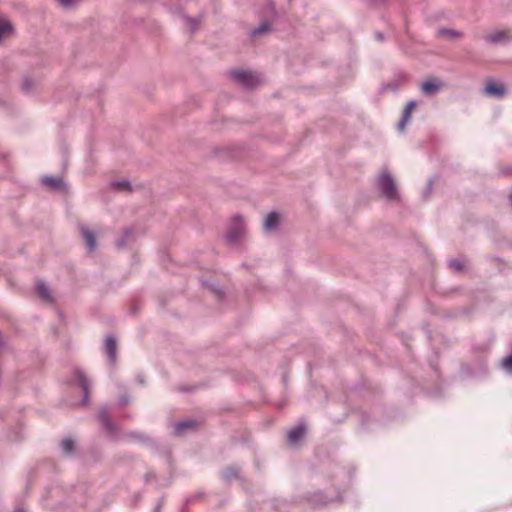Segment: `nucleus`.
<instances>
[{"instance_id":"obj_19","label":"nucleus","mask_w":512,"mask_h":512,"mask_svg":"<svg viewBox=\"0 0 512 512\" xmlns=\"http://www.w3.org/2000/svg\"><path fill=\"white\" fill-rule=\"evenodd\" d=\"M502 365L505 369L512 370V354L505 357L502 361Z\"/></svg>"},{"instance_id":"obj_20","label":"nucleus","mask_w":512,"mask_h":512,"mask_svg":"<svg viewBox=\"0 0 512 512\" xmlns=\"http://www.w3.org/2000/svg\"><path fill=\"white\" fill-rule=\"evenodd\" d=\"M99 418L105 426H109V418L105 412L100 413Z\"/></svg>"},{"instance_id":"obj_8","label":"nucleus","mask_w":512,"mask_h":512,"mask_svg":"<svg viewBox=\"0 0 512 512\" xmlns=\"http://www.w3.org/2000/svg\"><path fill=\"white\" fill-rule=\"evenodd\" d=\"M486 40L493 43L505 42L511 39L509 31H496L486 35Z\"/></svg>"},{"instance_id":"obj_11","label":"nucleus","mask_w":512,"mask_h":512,"mask_svg":"<svg viewBox=\"0 0 512 512\" xmlns=\"http://www.w3.org/2000/svg\"><path fill=\"white\" fill-rule=\"evenodd\" d=\"M116 350L117 344L116 340L113 337H108L106 339V352L112 363L116 361Z\"/></svg>"},{"instance_id":"obj_14","label":"nucleus","mask_w":512,"mask_h":512,"mask_svg":"<svg viewBox=\"0 0 512 512\" xmlns=\"http://www.w3.org/2000/svg\"><path fill=\"white\" fill-rule=\"evenodd\" d=\"M195 425H196V422L193 420H187V421L180 422V423L176 424V426H175V433L177 435H181L184 433L185 430L193 428V427H195Z\"/></svg>"},{"instance_id":"obj_4","label":"nucleus","mask_w":512,"mask_h":512,"mask_svg":"<svg viewBox=\"0 0 512 512\" xmlns=\"http://www.w3.org/2000/svg\"><path fill=\"white\" fill-rule=\"evenodd\" d=\"M243 229L244 226L241 217H235L228 232V238L233 242L238 241L243 233Z\"/></svg>"},{"instance_id":"obj_18","label":"nucleus","mask_w":512,"mask_h":512,"mask_svg":"<svg viewBox=\"0 0 512 512\" xmlns=\"http://www.w3.org/2000/svg\"><path fill=\"white\" fill-rule=\"evenodd\" d=\"M112 187L116 190H128L129 189V183L122 181V182H114L112 183Z\"/></svg>"},{"instance_id":"obj_9","label":"nucleus","mask_w":512,"mask_h":512,"mask_svg":"<svg viewBox=\"0 0 512 512\" xmlns=\"http://www.w3.org/2000/svg\"><path fill=\"white\" fill-rule=\"evenodd\" d=\"M81 233L89 250L93 251L96 248V240L94 234L86 227L81 228Z\"/></svg>"},{"instance_id":"obj_15","label":"nucleus","mask_w":512,"mask_h":512,"mask_svg":"<svg viewBox=\"0 0 512 512\" xmlns=\"http://www.w3.org/2000/svg\"><path fill=\"white\" fill-rule=\"evenodd\" d=\"M36 290H37L38 295L45 301L52 300L51 293H50L48 287H46V285L44 283H38L36 286Z\"/></svg>"},{"instance_id":"obj_21","label":"nucleus","mask_w":512,"mask_h":512,"mask_svg":"<svg viewBox=\"0 0 512 512\" xmlns=\"http://www.w3.org/2000/svg\"><path fill=\"white\" fill-rule=\"evenodd\" d=\"M59 3L63 6V7H70L72 6L74 3H76L77 0H58Z\"/></svg>"},{"instance_id":"obj_25","label":"nucleus","mask_w":512,"mask_h":512,"mask_svg":"<svg viewBox=\"0 0 512 512\" xmlns=\"http://www.w3.org/2000/svg\"><path fill=\"white\" fill-rule=\"evenodd\" d=\"M451 266L455 267L457 270L461 269V265L458 262H452Z\"/></svg>"},{"instance_id":"obj_17","label":"nucleus","mask_w":512,"mask_h":512,"mask_svg":"<svg viewBox=\"0 0 512 512\" xmlns=\"http://www.w3.org/2000/svg\"><path fill=\"white\" fill-rule=\"evenodd\" d=\"M74 447V443L71 439H65L62 442V449L65 453H71Z\"/></svg>"},{"instance_id":"obj_22","label":"nucleus","mask_w":512,"mask_h":512,"mask_svg":"<svg viewBox=\"0 0 512 512\" xmlns=\"http://www.w3.org/2000/svg\"><path fill=\"white\" fill-rule=\"evenodd\" d=\"M440 33H441L442 35H445V36H448V35H449V36H450V35H451V36H455V37H459V36H460V34H459L458 32L450 31V30H441V31H440Z\"/></svg>"},{"instance_id":"obj_5","label":"nucleus","mask_w":512,"mask_h":512,"mask_svg":"<svg viewBox=\"0 0 512 512\" xmlns=\"http://www.w3.org/2000/svg\"><path fill=\"white\" fill-rule=\"evenodd\" d=\"M484 91L487 95L501 97L505 94L506 89L502 83L489 81L487 82Z\"/></svg>"},{"instance_id":"obj_28","label":"nucleus","mask_w":512,"mask_h":512,"mask_svg":"<svg viewBox=\"0 0 512 512\" xmlns=\"http://www.w3.org/2000/svg\"><path fill=\"white\" fill-rule=\"evenodd\" d=\"M15 512H24V510H22V509H18V510H16Z\"/></svg>"},{"instance_id":"obj_7","label":"nucleus","mask_w":512,"mask_h":512,"mask_svg":"<svg viewBox=\"0 0 512 512\" xmlns=\"http://www.w3.org/2000/svg\"><path fill=\"white\" fill-rule=\"evenodd\" d=\"M416 106H417V104L415 101H409L406 104L405 109L403 111L402 119L398 124V129L400 131H403L405 129V126L408 123V121L410 120L411 114H412L413 110L416 108Z\"/></svg>"},{"instance_id":"obj_3","label":"nucleus","mask_w":512,"mask_h":512,"mask_svg":"<svg viewBox=\"0 0 512 512\" xmlns=\"http://www.w3.org/2000/svg\"><path fill=\"white\" fill-rule=\"evenodd\" d=\"M443 84L436 78H429L421 85V90L426 95H432L442 88Z\"/></svg>"},{"instance_id":"obj_6","label":"nucleus","mask_w":512,"mask_h":512,"mask_svg":"<svg viewBox=\"0 0 512 512\" xmlns=\"http://www.w3.org/2000/svg\"><path fill=\"white\" fill-rule=\"evenodd\" d=\"M12 34L13 26L11 22L7 18L0 16V44Z\"/></svg>"},{"instance_id":"obj_23","label":"nucleus","mask_w":512,"mask_h":512,"mask_svg":"<svg viewBox=\"0 0 512 512\" xmlns=\"http://www.w3.org/2000/svg\"><path fill=\"white\" fill-rule=\"evenodd\" d=\"M267 30H268L267 25H262V26H260L258 29H256V30L254 31V35L261 34V33L265 32V31H267Z\"/></svg>"},{"instance_id":"obj_16","label":"nucleus","mask_w":512,"mask_h":512,"mask_svg":"<svg viewBox=\"0 0 512 512\" xmlns=\"http://www.w3.org/2000/svg\"><path fill=\"white\" fill-rule=\"evenodd\" d=\"M43 183L46 185V186H49L51 188H60L61 185H62V181L60 178H54V177H45L43 179Z\"/></svg>"},{"instance_id":"obj_10","label":"nucleus","mask_w":512,"mask_h":512,"mask_svg":"<svg viewBox=\"0 0 512 512\" xmlns=\"http://www.w3.org/2000/svg\"><path fill=\"white\" fill-rule=\"evenodd\" d=\"M75 381L76 383L82 387L84 395H85V401L87 400L88 393H89V382L85 375L81 371L75 372Z\"/></svg>"},{"instance_id":"obj_13","label":"nucleus","mask_w":512,"mask_h":512,"mask_svg":"<svg viewBox=\"0 0 512 512\" xmlns=\"http://www.w3.org/2000/svg\"><path fill=\"white\" fill-rule=\"evenodd\" d=\"M279 219H280V216L278 213H276V212L270 213L265 219V223H264L265 229L271 230V229L275 228L279 222Z\"/></svg>"},{"instance_id":"obj_24","label":"nucleus","mask_w":512,"mask_h":512,"mask_svg":"<svg viewBox=\"0 0 512 512\" xmlns=\"http://www.w3.org/2000/svg\"><path fill=\"white\" fill-rule=\"evenodd\" d=\"M189 24L191 25L192 30L196 29L197 23L195 22V20L190 19Z\"/></svg>"},{"instance_id":"obj_1","label":"nucleus","mask_w":512,"mask_h":512,"mask_svg":"<svg viewBox=\"0 0 512 512\" xmlns=\"http://www.w3.org/2000/svg\"><path fill=\"white\" fill-rule=\"evenodd\" d=\"M379 187L388 199L398 198V192L394 180L388 173H382L379 177Z\"/></svg>"},{"instance_id":"obj_2","label":"nucleus","mask_w":512,"mask_h":512,"mask_svg":"<svg viewBox=\"0 0 512 512\" xmlns=\"http://www.w3.org/2000/svg\"><path fill=\"white\" fill-rule=\"evenodd\" d=\"M231 75L237 82L247 87H254L260 82L258 75L248 71L235 70Z\"/></svg>"},{"instance_id":"obj_26","label":"nucleus","mask_w":512,"mask_h":512,"mask_svg":"<svg viewBox=\"0 0 512 512\" xmlns=\"http://www.w3.org/2000/svg\"><path fill=\"white\" fill-rule=\"evenodd\" d=\"M24 89H26V90L28 89L27 82H24Z\"/></svg>"},{"instance_id":"obj_27","label":"nucleus","mask_w":512,"mask_h":512,"mask_svg":"<svg viewBox=\"0 0 512 512\" xmlns=\"http://www.w3.org/2000/svg\"><path fill=\"white\" fill-rule=\"evenodd\" d=\"M510 203H511V206H512V191H511V194H510Z\"/></svg>"},{"instance_id":"obj_12","label":"nucleus","mask_w":512,"mask_h":512,"mask_svg":"<svg viewBox=\"0 0 512 512\" xmlns=\"http://www.w3.org/2000/svg\"><path fill=\"white\" fill-rule=\"evenodd\" d=\"M305 429L302 426L295 427L288 432V440L291 443H296L303 437Z\"/></svg>"}]
</instances>
